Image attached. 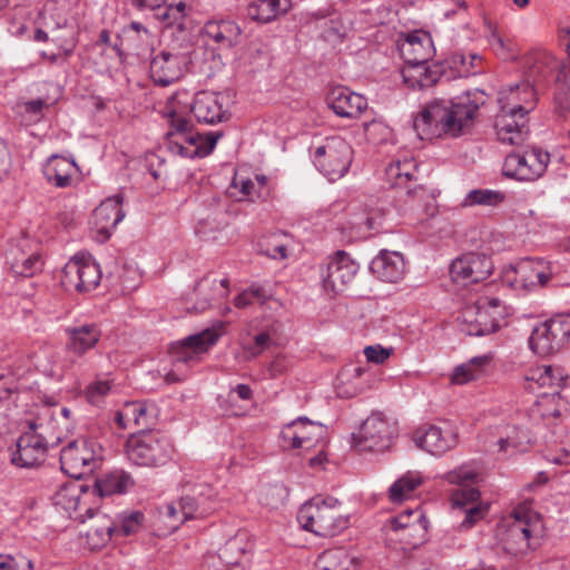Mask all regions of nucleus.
<instances>
[{
  "mask_svg": "<svg viewBox=\"0 0 570 570\" xmlns=\"http://www.w3.org/2000/svg\"><path fill=\"white\" fill-rule=\"evenodd\" d=\"M487 100L488 95L478 88L452 99H433L414 118V130L421 139L458 138L471 131Z\"/></svg>",
  "mask_w": 570,
  "mask_h": 570,
  "instance_id": "nucleus-1",
  "label": "nucleus"
},
{
  "mask_svg": "<svg viewBox=\"0 0 570 570\" xmlns=\"http://www.w3.org/2000/svg\"><path fill=\"white\" fill-rule=\"evenodd\" d=\"M53 410L40 407L33 420L28 422V430L17 440L10 449L11 463L18 468H33L40 465L47 456L48 448L61 441Z\"/></svg>",
  "mask_w": 570,
  "mask_h": 570,
  "instance_id": "nucleus-2",
  "label": "nucleus"
},
{
  "mask_svg": "<svg viewBox=\"0 0 570 570\" xmlns=\"http://www.w3.org/2000/svg\"><path fill=\"white\" fill-rule=\"evenodd\" d=\"M497 535L504 552L523 558L541 546V520L528 508L517 507L500 521Z\"/></svg>",
  "mask_w": 570,
  "mask_h": 570,
  "instance_id": "nucleus-3",
  "label": "nucleus"
},
{
  "mask_svg": "<svg viewBox=\"0 0 570 570\" xmlns=\"http://www.w3.org/2000/svg\"><path fill=\"white\" fill-rule=\"evenodd\" d=\"M296 518L304 530L323 538L340 534L350 523L342 502L334 497L321 494L303 503Z\"/></svg>",
  "mask_w": 570,
  "mask_h": 570,
  "instance_id": "nucleus-4",
  "label": "nucleus"
},
{
  "mask_svg": "<svg viewBox=\"0 0 570 570\" xmlns=\"http://www.w3.org/2000/svg\"><path fill=\"white\" fill-rule=\"evenodd\" d=\"M169 118L170 129L165 135V146L175 156L189 159L206 157L223 135L219 131L202 135L194 130L189 119L176 112H171Z\"/></svg>",
  "mask_w": 570,
  "mask_h": 570,
  "instance_id": "nucleus-5",
  "label": "nucleus"
},
{
  "mask_svg": "<svg viewBox=\"0 0 570 570\" xmlns=\"http://www.w3.org/2000/svg\"><path fill=\"white\" fill-rule=\"evenodd\" d=\"M225 322L217 321L210 327L189 335L173 345L174 368L166 374L167 383H176L187 377V367L200 362L202 355L207 353L225 332Z\"/></svg>",
  "mask_w": 570,
  "mask_h": 570,
  "instance_id": "nucleus-6",
  "label": "nucleus"
},
{
  "mask_svg": "<svg viewBox=\"0 0 570 570\" xmlns=\"http://www.w3.org/2000/svg\"><path fill=\"white\" fill-rule=\"evenodd\" d=\"M174 445L169 438L159 431H140L126 440L127 460L140 468L156 469L169 463L174 455Z\"/></svg>",
  "mask_w": 570,
  "mask_h": 570,
  "instance_id": "nucleus-7",
  "label": "nucleus"
},
{
  "mask_svg": "<svg viewBox=\"0 0 570 570\" xmlns=\"http://www.w3.org/2000/svg\"><path fill=\"white\" fill-rule=\"evenodd\" d=\"M417 164L412 158L390 163L385 168V181L396 189L404 206L412 210L426 209L433 198L430 191L416 184Z\"/></svg>",
  "mask_w": 570,
  "mask_h": 570,
  "instance_id": "nucleus-8",
  "label": "nucleus"
},
{
  "mask_svg": "<svg viewBox=\"0 0 570 570\" xmlns=\"http://www.w3.org/2000/svg\"><path fill=\"white\" fill-rule=\"evenodd\" d=\"M513 308L495 297H482L462 315L461 331L470 336H485L498 332Z\"/></svg>",
  "mask_w": 570,
  "mask_h": 570,
  "instance_id": "nucleus-9",
  "label": "nucleus"
},
{
  "mask_svg": "<svg viewBox=\"0 0 570 570\" xmlns=\"http://www.w3.org/2000/svg\"><path fill=\"white\" fill-rule=\"evenodd\" d=\"M102 459V446L91 438H78L60 452L61 470L73 479L92 473Z\"/></svg>",
  "mask_w": 570,
  "mask_h": 570,
  "instance_id": "nucleus-10",
  "label": "nucleus"
},
{
  "mask_svg": "<svg viewBox=\"0 0 570 570\" xmlns=\"http://www.w3.org/2000/svg\"><path fill=\"white\" fill-rule=\"evenodd\" d=\"M399 436V424L383 412H373L361 425L354 438L362 451H389Z\"/></svg>",
  "mask_w": 570,
  "mask_h": 570,
  "instance_id": "nucleus-11",
  "label": "nucleus"
},
{
  "mask_svg": "<svg viewBox=\"0 0 570 570\" xmlns=\"http://www.w3.org/2000/svg\"><path fill=\"white\" fill-rule=\"evenodd\" d=\"M352 160V146L340 136L327 137L314 154L315 166L331 181L342 178Z\"/></svg>",
  "mask_w": 570,
  "mask_h": 570,
  "instance_id": "nucleus-12",
  "label": "nucleus"
},
{
  "mask_svg": "<svg viewBox=\"0 0 570 570\" xmlns=\"http://www.w3.org/2000/svg\"><path fill=\"white\" fill-rule=\"evenodd\" d=\"M326 436L327 430L323 424L299 416L283 426L279 440L285 450L309 451L318 445L323 446Z\"/></svg>",
  "mask_w": 570,
  "mask_h": 570,
  "instance_id": "nucleus-13",
  "label": "nucleus"
},
{
  "mask_svg": "<svg viewBox=\"0 0 570 570\" xmlns=\"http://www.w3.org/2000/svg\"><path fill=\"white\" fill-rule=\"evenodd\" d=\"M550 154L534 147L524 154H509L503 163V175L520 181H534L543 176Z\"/></svg>",
  "mask_w": 570,
  "mask_h": 570,
  "instance_id": "nucleus-14",
  "label": "nucleus"
},
{
  "mask_svg": "<svg viewBox=\"0 0 570 570\" xmlns=\"http://www.w3.org/2000/svg\"><path fill=\"white\" fill-rule=\"evenodd\" d=\"M449 272L453 283L474 285L488 279L493 272V262L485 254L465 253L452 261Z\"/></svg>",
  "mask_w": 570,
  "mask_h": 570,
  "instance_id": "nucleus-15",
  "label": "nucleus"
},
{
  "mask_svg": "<svg viewBox=\"0 0 570 570\" xmlns=\"http://www.w3.org/2000/svg\"><path fill=\"white\" fill-rule=\"evenodd\" d=\"M505 285H546L552 279L553 272L549 262L524 258L503 271Z\"/></svg>",
  "mask_w": 570,
  "mask_h": 570,
  "instance_id": "nucleus-16",
  "label": "nucleus"
},
{
  "mask_svg": "<svg viewBox=\"0 0 570 570\" xmlns=\"http://www.w3.org/2000/svg\"><path fill=\"white\" fill-rule=\"evenodd\" d=\"M412 440L417 448L434 456H442L458 444V435L452 429L433 424L417 428Z\"/></svg>",
  "mask_w": 570,
  "mask_h": 570,
  "instance_id": "nucleus-17",
  "label": "nucleus"
},
{
  "mask_svg": "<svg viewBox=\"0 0 570 570\" xmlns=\"http://www.w3.org/2000/svg\"><path fill=\"white\" fill-rule=\"evenodd\" d=\"M91 494L83 485L70 482L56 492L55 504L63 509L70 519L83 523L85 514L92 517V507L89 505Z\"/></svg>",
  "mask_w": 570,
  "mask_h": 570,
  "instance_id": "nucleus-18",
  "label": "nucleus"
},
{
  "mask_svg": "<svg viewBox=\"0 0 570 570\" xmlns=\"http://www.w3.org/2000/svg\"><path fill=\"white\" fill-rule=\"evenodd\" d=\"M568 411V401L560 391L541 392L529 407L528 416L533 425H550Z\"/></svg>",
  "mask_w": 570,
  "mask_h": 570,
  "instance_id": "nucleus-19",
  "label": "nucleus"
},
{
  "mask_svg": "<svg viewBox=\"0 0 570 570\" xmlns=\"http://www.w3.org/2000/svg\"><path fill=\"white\" fill-rule=\"evenodd\" d=\"M185 65L183 55L163 50L151 58L149 75L155 85L167 87L181 78Z\"/></svg>",
  "mask_w": 570,
  "mask_h": 570,
  "instance_id": "nucleus-20",
  "label": "nucleus"
},
{
  "mask_svg": "<svg viewBox=\"0 0 570 570\" xmlns=\"http://www.w3.org/2000/svg\"><path fill=\"white\" fill-rule=\"evenodd\" d=\"M494 129L498 140L502 144L520 146L529 134L527 115L500 109L495 117Z\"/></svg>",
  "mask_w": 570,
  "mask_h": 570,
  "instance_id": "nucleus-21",
  "label": "nucleus"
},
{
  "mask_svg": "<svg viewBox=\"0 0 570 570\" xmlns=\"http://www.w3.org/2000/svg\"><path fill=\"white\" fill-rule=\"evenodd\" d=\"M568 379V373L560 365H538L527 371L522 386L529 392H539L541 389L561 391Z\"/></svg>",
  "mask_w": 570,
  "mask_h": 570,
  "instance_id": "nucleus-22",
  "label": "nucleus"
},
{
  "mask_svg": "<svg viewBox=\"0 0 570 570\" xmlns=\"http://www.w3.org/2000/svg\"><path fill=\"white\" fill-rule=\"evenodd\" d=\"M190 111L198 122L205 125H215L228 118L225 97L218 92H197L190 106Z\"/></svg>",
  "mask_w": 570,
  "mask_h": 570,
  "instance_id": "nucleus-23",
  "label": "nucleus"
},
{
  "mask_svg": "<svg viewBox=\"0 0 570 570\" xmlns=\"http://www.w3.org/2000/svg\"><path fill=\"white\" fill-rule=\"evenodd\" d=\"M399 51L405 66L428 63L434 55L432 38L430 33L421 30L409 32L399 42Z\"/></svg>",
  "mask_w": 570,
  "mask_h": 570,
  "instance_id": "nucleus-24",
  "label": "nucleus"
},
{
  "mask_svg": "<svg viewBox=\"0 0 570 570\" xmlns=\"http://www.w3.org/2000/svg\"><path fill=\"white\" fill-rule=\"evenodd\" d=\"M328 107L342 118H358L367 108V99L346 87H335L327 96Z\"/></svg>",
  "mask_w": 570,
  "mask_h": 570,
  "instance_id": "nucleus-25",
  "label": "nucleus"
},
{
  "mask_svg": "<svg viewBox=\"0 0 570 570\" xmlns=\"http://www.w3.org/2000/svg\"><path fill=\"white\" fill-rule=\"evenodd\" d=\"M494 353L476 355L456 365L450 375L453 385H465L488 376L493 367Z\"/></svg>",
  "mask_w": 570,
  "mask_h": 570,
  "instance_id": "nucleus-26",
  "label": "nucleus"
},
{
  "mask_svg": "<svg viewBox=\"0 0 570 570\" xmlns=\"http://www.w3.org/2000/svg\"><path fill=\"white\" fill-rule=\"evenodd\" d=\"M122 196L107 198L95 208L92 220L101 240H107L116 226L124 219Z\"/></svg>",
  "mask_w": 570,
  "mask_h": 570,
  "instance_id": "nucleus-27",
  "label": "nucleus"
},
{
  "mask_svg": "<svg viewBox=\"0 0 570 570\" xmlns=\"http://www.w3.org/2000/svg\"><path fill=\"white\" fill-rule=\"evenodd\" d=\"M156 409L147 402L136 401L122 405L115 414V423L120 430L135 426L145 431L154 424Z\"/></svg>",
  "mask_w": 570,
  "mask_h": 570,
  "instance_id": "nucleus-28",
  "label": "nucleus"
},
{
  "mask_svg": "<svg viewBox=\"0 0 570 570\" xmlns=\"http://www.w3.org/2000/svg\"><path fill=\"white\" fill-rule=\"evenodd\" d=\"M370 271L381 282L399 283L405 274V261L399 252L382 249L370 263Z\"/></svg>",
  "mask_w": 570,
  "mask_h": 570,
  "instance_id": "nucleus-29",
  "label": "nucleus"
},
{
  "mask_svg": "<svg viewBox=\"0 0 570 570\" xmlns=\"http://www.w3.org/2000/svg\"><path fill=\"white\" fill-rule=\"evenodd\" d=\"M498 102L501 110L528 115L535 107V91L529 82L517 83L500 90Z\"/></svg>",
  "mask_w": 570,
  "mask_h": 570,
  "instance_id": "nucleus-30",
  "label": "nucleus"
},
{
  "mask_svg": "<svg viewBox=\"0 0 570 570\" xmlns=\"http://www.w3.org/2000/svg\"><path fill=\"white\" fill-rule=\"evenodd\" d=\"M358 269V264L346 252L338 250L327 264L326 273L322 274L323 285H348L355 279Z\"/></svg>",
  "mask_w": 570,
  "mask_h": 570,
  "instance_id": "nucleus-31",
  "label": "nucleus"
},
{
  "mask_svg": "<svg viewBox=\"0 0 570 570\" xmlns=\"http://www.w3.org/2000/svg\"><path fill=\"white\" fill-rule=\"evenodd\" d=\"M444 68L440 63H420L402 69L404 83L412 89H426L435 86L443 77Z\"/></svg>",
  "mask_w": 570,
  "mask_h": 570,
  "instance_id": "nucleus-32",
  "label": "nucleus"
},
{
  "mask_svg": "<svg viewBox=\"0 0 570 570\" xmlns=\"http://www.w3.org/2000/svg\"><path fill=\"white\" fill-rule=\"evenodd\" d=\"M42 171L49 184L58 188H66L71 185L78 166L75 159L55 154L46 160Z\"/></svg>",
  "mask_w": 570,
  "mask_h": 570,
  "instance_id": "nucleus-33",
  "label": "nucleus"
},
{
  "mask_svg": "<svg viewBox=\"0 0 570 570\" xmlns=\"http://www.w3.org/2000/svg\"><path fill=\"white\" fill-rule=\"evenodd\" d=\"M66 334L68 335L66 348L77 356H82L94 348L101 337V332L96 324L67 327Z\"/></svg>",
  "mask_w": 570,
  "mask_h": 570,
  "instance_id": "nucleus-34",
  "label": "nucleus"
},
{
  "mask_svg": "<svg viewBox=\"0 0 570 570\" xmlns=\"http://www.w3.org/2000/svg\"><path fill=\"white\" fill-rule=\"evenodd\" d=\"M293 7L292 0H254L247 8V17L259 23H268L286 14Z\"/></svg>",
  "mask_w": 570,
  "mask_h": 570,
  "instance_id": "nucleus-35",
  "label": "nucleus"
},
{
  "mask_svg": "<svg viewBox=\"0 0 570 570\" xmlns=\"http://www.w3.org/2000/svg\"><path fill=\"white\" fill-rule=\"evenodd\" d=\"M91 519L92 523L86 532L88 543L92 549L104 547L115 535L116 523L105 513L92 508V517L85 514V521Z\"/></svg>",
  "mask_w": 570,
  "mask_h": 570,
  "instance_id": "nucleus-36",
  "label": "nucleus"
},
{
  "mask_svg": "<svg viewBox=\"0 0 570 570\" xmlns=\"http://www.w3.org/2000/svg\"><path fill=\"white\" fill-rule=\"evenodd\" d=\"M204 31L215 42L226 47H233L240 41L242 29L229 19L209 20L205 23Z\"/></svg>",
  "mask_w": 570,
  "mask_h": 570,
  "instance_id": "nucleus-37",
  "label": "nucleus"
},
{
  "mask_svg": "<svg viewBox=\"0 0 570 570\" xmlns=\"http://www.w3.org/2000/svg\"><path fill=\"white\" fill-rule=\"evenodd\" d=\"M135 485L129 472L124 470L111 471L96 481L95 490L100 497L125 494Z\"/></svg>",
  "mask_w": 570,
  "mask_h": 570,
  "instance_id": "nucleus-38",
  "label": "nucleus"
},
{
  "mask_svg": "<svg viewBox=\"0 0 570 570\" xmlns=\"http://www.w3.org/2000/svg\"><path fill=\"white\" fill-rule=\"evenodd\" d=\"M425 478L420 471H407L397 478L389 488L387 497L392 503H401L410 499L420 488Z\"/></svg>",
  "mask_w": 570,
  "mask_h": 570,
  "instance_id": "nucleus-39",
  "label": "nucleus"
},
{
  "mask_svg": "<svg viewBox=\"0 0 570 570\" xmlns=\"http://www.w3.org/2000/svg\"><path fill=\"white\" fill-rule=\"evenodd\" d=\"M548 322L539 323L532 328L529 337V347L538 356H550L559 351L558 344L554 343Z\"/></svg>",
  "mask_w": 570,
  "mask_h": 570,
  "instance_id": "nucleus-40",
  "label": "nucleus"
},
{
  "mask_svg": "<svg viewBox=\"0 0 570 570\" xmlns=\"http://www.w3.org/2000/svg\"><path fill=\"white\" fill-rule=\"evenodd\" d=\"M285 238H287V234L283 232L264 235L257 242V252L275 261L286 259L288 246Z\"/></svg>",
  "mask_w": 570,
  "mask_h": 570,
  "instance_id": "nucleus-41",
  "label": "nucleus"
},
{
  "mask_svg": "<svg viewBox=\"0 0 570 570\" xmlns=\"http://www.w3.org/2000/svg\"><path fill=\"white\" fill-rule=\"evenodd\" d=\"M362 224L364 225V233L367 232L368 235L391 233L395 227L391 212L383 208L371 209Z\"/></svg>",
  "mask_w": 570,
  "mask_h": 570,
  "instance_id": "nucleus-42",
  "label": "nucleus"
},
{
  "mask_svg": "<svg viewBox=\"0 0 570 570\" xmlns=\"http://www.w3.org/2000/svg\"><path fill=\"white\" fill-rule=\"evenodd\" d=\"M480 478V469L474 463H464L442 476L450 484H458L461 488L473 487Z\"/></svg>",
  "mask_w": 570,
  "mask_h": 570,
  "instance_id": "nucleus-43",
  "label": "nucleus"
},
{
  "mask_svg": "<svg viewBox=\"0 0 570 570\" xmlns=\"http://www.w3.org/2000/svg\"><path fill=\"white\" fill-rule=\"evenodd\" d=\"M255 303L261 306L267 305L269 309H276L281 306V303L274 299L272 295H267L262 287H248L235 297V305L239 308Z\"/></svg>",
  "mask_w": 570,
  "mask_h": 570,
  "instance_id": "nucleus-44",
  "label": "nucleus"
},
{
  "mask_svg": "<svg viewBox=\"0 0 570 570\" xmlns=\"http://www.w3.org/2000/svg\"><path fill=\"white\" fill-rule=\"evenodd\" d=\"M181 515L184 519H203L213 513V510L207 501H200L190 492L181 497L178 502Z\"/></svg>",
  "mask_w": 570,
  "mask_h": 570,
  "instance_id": "nucleus-45",
  "label": "nucleus"
},
{
  "mask_svg": "<svg viewBox=\"0 0 570 570\" xmlns=\"http://www.w3.org/2000/svg\"><path fill=\"white\" fill-rule=\"evenodd\" d=\"M42 259L39 254H31L28 257L14 258L11 262V272L18 277L17 281L32 277L42 269Z\"/></svg>",
  "mask_w": 570,
  "mask_h": 570,
  "instance_id": "nucleus-46",
  "label": "nucleus"
},
{
  "mask_svg": "<svg viewBox=\"0 0 570 570\" xmlns=\"http://www.w3.org/2000/svg\"><path fill=\"white\" fill-rule=\"evenodd\" d=\"M315 570H347V554L344 549L323 551L316 562Z\"/></svg>",
  "mask_w": 570,
  "mask_h": 570,
  "instance_id": "nucleus-47",
  "label": "nucleus"
},
{
  "mask_svg": "<svg viewBox=\"0 0 570 570\" xmlns=\"http://www.w3.org/2000/svg\"><path fill=\"white\" fill-rule=\"evenodd\" d=\"M183 488L186 492L194 494L199 502L207 501L208 505L213 510H217L220 507L218 501L217 491L206 482H191L187 478L184 479Z\"/></svg>",
  "mask_w": 570,
  "mask_h": 570,
  "instance_id": "nucleus-48",
  "label": "nucleus"
},
{
  "mask_svg": "<svg viewBox=\"0 0 570 570\" xmlns=\"http://www.w3.org/2000/svg\"><path fill=\"white\" fill-rule=\"evenodd\" d=\"M423 521L424 515L420 510L407 509L399 515L392 518L389 521V524L393 531H412L424 529V525L422 524Z\"/></svg>",
  "mask_w": 570,
  "mask_h": 570,
  "instance_id": "nucleus-49",
  "label": "nucleus"
},
{
  "mask_svg": "<svg viewBox=\"0 0 570 570\" xmlns=\"http://www.w3.org/2000/svg\"><path fill=\"white\" fill-rule=\"evenodd\" d=\"M554 343L558 344L559 351L570 341V313L558 314L547 320Z\"/></svg>",
  "mask_w": 570,
  "mask_h": 570,
  "instance_id": "nucleus-50",
  "label": "nucleus"
},
{
  "mask_svg": "<svg viewBox=\"0 0 570 570\" xmlns=\"http://www.w3.org/2000/svg\"><path fill=\"white\" fill-rule=\"evenodd\" d=\"M145 515L140 511H130L119 514L115 535L127 537L137 533L142 527Z\"/></svg>",
  "mask_w": 570,
  "mask_h": 570,
  "instance_id": "nucleus-51",
  "label": "nucleus"
},
{
  "mask_svg": "<svg viewBox=\"0 0 570 570\" xmlns=\"http://www.w3.org/2000/svg\"><path fill=\"white\" fill-rule=\"evenodd\" d=\"M245 543L243 538L234 537L226 541V543L219 549L218 556L222 557L227 564L238 568L239 560L245 553Z\"/></svg>",
  "mask_w": 570,
  "mask_h": 570,
  "instance_id": "nucleus-52",
  "label": "nucleus"
},
{
  "mask_svg": "<svg viewBox=\"0 0 570 570\" xmlns=\"http://www.w3.org/2000/svg\"><path fill=\"white\" fill-rule=\"evenodd\" d=\"M504 199L503 194L491 189H473L468 193L464 198L463 205H485L495 206Z\"/></svg>",
  "mask_w": 570,
  "mask_h": 570,
  "instance_id": "nucleus-53",
  "label": "nucleus"
},
{
  "mask_svg": "<svg viewBox=\"0 0 570 570\" xmlns=\"http://www.w3.org/2000/svg\"><path fill=\"white\" fill-rule=\"evenodd\" d=\"M554 100L563 111L570 109V69L566 66L558 71Z\"/></svg>",
  "mask_w": 570,
  "mask_h": 570,
  "instance_id": "nucleus-54",
  "label": "nucleus"
},
{
  "mask_svg": "<svg viewBox=\"0 0 570 570\" xmlns=\"http://www.w3.org/2000/svg\"><path fill=\"white\" fill-rule=\"evenodd\" d=\"M481 56L476 53H454L451 58L452 65L455 68H460L459 73L464 77L478 73L481 68Z\"/></svg>",
  "mask_w": 570,
  "mask_h": 570,
  "instance_id": "nucleus-55",
  "label": "nucleus"
},
{
  "mask_svg": "<svg viewBox=\"0 0 570 570\" xmlns=\"http://www.w3.org/2000/svg\"><path fill=\"white\" fill-rule=\"evenodd\" d=\"M480 491L475 487H463L452 492L451 503L458 510H463L473 504L480 503Z\"/></svg>",
  "mask_w": 570,
  "mask_h": 570,
  "instance_id": "nucleus-56",
  "label": "nucleus"
},
{
  "mask_svg": "<svg viewBox=\"0 0 570 570\" xmlns=\"http://www.w3.org/2000/svg\"><path fill=\"white\" fill-rule=\"evenodd\" d=\"M547 460L559 465L570 464V432H564L554 443Z\"/></svg>",
  "mask_w": 570,
  "mask_h": 570,
  "instance_id": "nucleus-57",
  "label": "nucleus"
},
{
  "mask_svg": "<svg viewBox=\"0 0 570 570\" xmlns=\"http://www.w3.org/2000/svg\"><path fill=\"white\" fill-rule=\"evenodd\" d=\"M114 384L110 380H96L89 383L85 390L86 399L94 405H100L110 393Z\"/></svg>",
  "mask_w": 570,
  "mask_h": 570,
  "instance_id": "nucleus-58",
  "label": "nucleus"
},
{
  "mask_svg": "<svg viewBox=\"0 0 570 570\" xmlns=\"http://www.w3.org/2000/svg\"><path fill=\"white\" fill-rule=\"evenodd\" d=\"M286 498V488L283 484L276 483L264 489L261 494V502L271 509H276L284 503Z\"/></svg>",
  "mask_w": 570,
  "mask_h": 570,
  "instance_id": "nucleus-59",
  "label": "nucleus"
},
{
  "mask_svg": "<svg viewBox=\"0 0 570 570\" xmlns=\"http://www.w3.org/2000/svg\"><path fill=\"white\" fill-rule=\"evenodd\" d=\"M82 273V254L75 255L62 269L60 285H73L80 282Z\"/></svg>",
  "mask_w": 570,
  "mask_h": 570,
  "instance_id": "nucleus-60",
  "label": "nucleus"
},
{
  "mask_svg": "<svg viewBox=\"0 0 570 570\" xmlns=\"http://www.w3.org/2000/svg\"><path fill=\"white\" fill-rule=\"evenodd\" d=\"M461 511L463 513V519L459 528L462 530H469L473 528L479 521L484 519L488 513V507L482 503H476Z\"/></svg>",
  "mask_w": 570,
  "mask_h": 570,
  "instance_id": "nucleus-61",
  "label": "nucleus"
},
{
  "mask_svg": "<svg viewBox=\"0 0 570 570\" xmlns=\"http://www.w3.org/2000/svg\"><path fill=\"white\" fill-rule=\"evenodd\" d=\"M100 279L101 271L99 265L82 254L81 278L76 285H99Z\"/></svg>",
  "mask_w": 570,
  "mask_h": 570,
  "instance_id": "nucleus-62",
  "label": "nucleus"
},
{
  "mask_svg": "<svg viewBox=\"0 0 570 570\" xmlns=\"http://www.w3.org/2000/svg\"><path fill=\"white\" fill-rule=\"evenodd\" d=\"M0 570H33V562L23 556L0 554Z\"/></svg>",
  "mask_w": 570,
  "mask_h": 570,
  "instance_id": "nucleus-63",
  "label": "nucleus"
},
{
  "mask_svg": "<svg viewBox=\"0 0 570 570\" xmlns=\"http://www.w3.org/2000/svg\"><path fill=\"white\" fill-rule=\"evenodd\" d=\"M519 429L515 425L507 424L498 440L499 451L507 452L509 446L515 448L519 443Z\"/></svg>",
  "mask_w": 570,
  "mask_h": 570,
  "instance_id": "nucleus-64",
  "label": "nucleus"
}]
</instances>
